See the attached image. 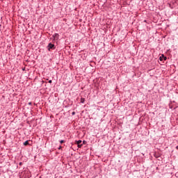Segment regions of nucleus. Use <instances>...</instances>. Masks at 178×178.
I'll use <instances>...</instances> for the list:
<instances>
[{"instance_id": "obj_8", "label": "nucleus", "mask_w": 178, "mask_h": 178, "mask_svg": "<svg viewBox=\"0 0 178 178\" xmlns=\"http://www.w3.org/2000/svg\"><path fill=\"white\" fill-rule=\"evenodd\" d=\"M78 148H81L83 147V144H78Z\"/></svg>"}, {"instance_id": "obj_3", "label": "nucleus", "mask_w": 178, "mask_h": 178, "mask_svg": "<svg viewBox=\"0 0 178 178\" xmlns=\"http://www.w3.org/2000/svg\"><path fill=\"white\" fill-rule=\"evenodd\" d=\"M163 58H165V55L162 54L160 57H159V60L161 62H162L163 60Z\"/></svg>"}, {"instance_id": "obj_6", "label": "nucleus", "mask_w": 178, "mask_h": 178, "mask_svg": "<svg viewBox=\"0 0 178 178\" xmlns=\"http://www.w3.org/2000/svg\"><path fill=\"white\" fill-rule=\"evenodd\" d=\"M81 143H82L81 140H76V145L81 144Z\"/></svg>"}, {"instance_id": "obj_4", "label": "nucleus", "mask_w": 178, "mask_h": 178, "mask_svg": "<svg viewBox=\"0 0 178 178\" xmlns=\"http://www.w3.org/2000/svg\"><path fill=\"white\" fill-rule=\"evenodd\" d=\"M86 102V99L84 97L81 98V104H84Z\"/></svg>"}, {"instance_id": "obj_12", "label": "nucleus", "mask_w": 178, "mask_h": 178, "mask_svg": "<svg viewBox=\"0 0 178 178\" xmlns=\"http://www.w3.org/2000/svg\"><path fill=\"white\" fill-rule=\"evenodd\" d=\"M72 115H76V112L73 111V112L72 113Z\"/></svg>"}, {"instance_id": "obj_13", "label": "nucleus", "mask_w": 178, "mask_h": 178, "mask_svg": "<svg viewBox=\"0 0 178 178\" xmlns=\"http://www.w3.org/2000/svg\"><path fill=\"white\" fill-rule=\"evenodd\" d=\"M49 84H52V80L49 81Z\"/></svg>"}, {"instance_id": "obj_2", "label": "nucleus", "mask_w": 178, "mask_h": 178, "mask_svg": "<svg viewBox=\"0 0 178 178\" xmlns=\"http://www.w3.org/2000/svg\"><path fill=\"white\" fill-rule=\"evenodd\" d=\"M52 37H53L54 41H58V40H59V33H54L52 35Z\"/></svg>"}, {"instance_id": "obj_7", "label": "nucleus", "mask_w": 178, "mask_h": 178, "mask_svg": "<svg viewBox=\"0 0 178 178\" xmlns=\"http://www.w3.org/2000/svg\"><path fill=\"white\" fill-rule=\"evenodd\" d=\"M63 143H66V140H60V144H63Z\"/></svg>"}, {"instance_id": "obj_1", "label": "nucleus", "mask_w": 178, "mask_h": 178, "mask_svg": "<svg viewBox=\"0 0 178 178\" xmlns=\"http://www.w3.org/2000/svg\"><path fill=\"white\" fill-rule=\"evenodd\" d=\"M55 44H52L51 42L49 43L47 46L48 51H51V49H55Z\"/></svg>"}, {"instance_id": "obj_5", "label": "nucleus", "mask_w": 178, "mask_h": 178, "mask_svg": "<svg viewBox=\"0 0 178 178\" xmlns=\"http://www.w3.org/2000/svg\"><path fill=\"white\" fill-rule=\"evenodd\" d=\"M24 145L27 146V145H30V143H29V140H26L24 143Z\"/></svg>"}, {"instance_id": "obj_14", "label": "nucleus", "mask_w": 178, "mask_h": 178, "mask_svg": "<svg viewBox=\"0 0 178 178\" xmlns=\"http://www.w3.org/2000/svg\"><path fill=\"white\" fill-rule=\"evenodd\" d=\"M19 166H22V165H23V163L20 162V163H19Z\"/></svg>"}, {"instance_id": "obj_11", "label": "nucleus", "mask_w": 178, "mask_h": 178, "mask_svg": "<svg viewBox=\"0 0 178 178\" xmlns=\"http://www.w3.org/2000/svg\"><path fill=\"white\" fill-rule=\"evenodd\" d=\"M28 105H33V103L31 102L28 103Z\"/></svg>"}, {"instance_id": "obj_9", "label": "nucleus", "mask_w": 178, "mask_h": 178, "mask_svg": "<svg viewBox=\"0 0 178 178\" xmlns=\"http://www.w3.org/2000/svg\"><path fill=\"white\" fill-rule=\"evenodd\" d=\"M86 144H87V141L83 140V144L82 145H86Z\"/></svg>"}, {"instance_id": "obj_15", "label": "nucleus", "mask_w": 178, "mask_h": 178, "mask_svg": "<svg viewBox=\"0 0 178 178\" xmlns=\"http://www.w3.org/2000/svg\"><path fill=\"white\" fill-rule=\"evenodd\" d=\"M58 149H62V146H59Z\"/></svg>"}, {"instance_id": "obj_10", "label": "nucleus", "mask_w": 178, "mask_h": 178, "mask_svg": "<svg viewBox=\"0 0 178 178\" xmlns=\"http://www.w3.org/2000/svg\"><path fill=\"white\" fill-rule=\"evenodd\" d=\"M167 59H168V57H166V56H164V57H163V60H167Z\"/></svg>"}]
</instances>
